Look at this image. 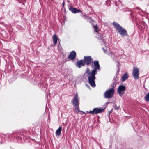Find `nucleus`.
<instances>
[{"label": "nucleus", "mask_w": 149, "mask_h": 149, "mask_svg": "<svg viewBox=\"0 0 149 149\" xmlns=\"http://www.w3.org/2000/svg\"><path fill=\"white\" fill-rule=\"evenodd\" d=\"M113 24L115 28L121 36H125L127 35V31L120 26L118 23L113 22Z\"/></svg>", "instance_id": "1"}, {"label": "nucleus", "mask_w": 149, "mask_h": 149, "mask_svg": "<svg viewBox=\"0 0 149 149\" xmlns=\"http://www.w3.org/2000/svg\"><path fill=\"white\" fill-rule=\"evenodd\" d=\"M96 73L95 71L92 70L91 74L88 76V79L89 84L93 87H95V74Z\"/></svg>", "instance_id": "2"}, {"label": "nucleus", "mask_w": 149, "mask_h": 149, "mask_svg": "<svg viewBox=\"0 0 149 149\" xmlns=\"http://www.w3.org/2000/svg\"><path fill=\"white\" fill-rule=\"evenodd\" d=\"M114 90L113 88H111L106 91L104 94V96L105 98H110L113 96Z\"/></svg>", "instance_id": "3"}, {"label": "nucleus", "mask_w": 149, "mask_h": 149, "mask_svg": "<svg viewBox=\"0 0 149 149\" xmlns=\"http://www.w3.org/2000/svg\"><path fill=\"white\" fill-rule=\"evenodd\" d=\"M139 69L137 67H133L132 70V76L135 79H139Z\"/></svg>", "instance_id": "4"}, {"label": "nucleus", "mask_w": 149, "mask_h": 149, "mask_svg": "<svg viewBox=\"0 0 149 149\" xmlns=\"http://www.w3.org/2000/svg\"><path fill=\"white\" fill-rule=\"evenodd\" d=\"M79 99L78 95L77 93H76L75 96L71 100V103L73 104L74 107H76L77 106H79Z\"/></svg>", "instance_id": "5"}, {"label": "nucleus", "mask_w": 149, "mask_h": 149, "mask_svg": "<svg viewBox=\"0 0 149 149\" xmlns=\"http://www.w3.org/2000/svg\"><path fill=\"white\" fill-rule=\"evenodd\" d=\"M103 109L98 108H94L92 111H91L88 112V113L92 114H96L97 113H100L103 111Z\"/></svg>", "instance_id": "6"}, {"label": "nucleus", "mask_w": 149, "mask_h": 149, "mask_svg": "<svg viewBox=\"0 0 149 149\" xmlns=\"http://www.w3.org/2000/svg\"><path fill=\"white\" fill-rule=\"evenodd\" d=\"M102 48L105 53L108 54L113 58L114 59L116 57V56L115 55V53L113 52H109V49L108 47H106V50H105L103 47H102Z\"/></svg>", "instance_id": "7"}, {"label": "nucleus", "mask_w": 149, "mask_h": 149, "mask_svg": "<svg viewBox=\"0 0 149 149\" xmlns=\"http://www.w3.org/2000/svg\"><path fill=\"white\" fill-rule=\"evenodd\" d=\"M125 88V86L120 85L119 86L117 89V91L120 96H121L124 93Z\"/></svg>", "instance_id": "8"}, {"label": "nucleus", "mask_w": 149, "mask_h": 149, "mask_svg": "<svg viewBox=\"0 0 149 149\" xmlns=\"http://www.w3.org/2000/svg\"><path fill=\"white\" fill-rule=\"evenodd\" d=\"M84 59L85 63H86L87 65H89L91 62L92 63H93L91 57L90 56H84Z\"/></svg>", "instance_id": "9"}, {"label": "nucleus", "mask_w": 149, "mask_h": 149, "mask_svg": "<svg viewBox=\"0 0 149 149\" xmlns=\"http://www.w3.org/2000/svg\"><path fill=\"white\" fill-rule=\"evenodd\" d=\"M94 63V67L95 69L93 70H94L97 73V70H100V66L98 61H94L93 62Z\"/></svg>", "instance_id": "10"}, {"label": "nucleus", "mask_w": 149, "mask_h": 149, "mask_svg": "<svg viewBox=\"0 0 149 149\" xmlns=\"http://www.w3.org/2000/svg\"><path fill=\"white\" fill-rule=\"evenodd\" d=\"M85 65V63L84 61L83 60H81L78 61L76 65V66L80 68L82 66H84Z\"/></svg>", "instance_id": "11"}, {"label": "nucleus", "mask_w": 149, "mask_h": 149, "mask_svg": "<svg viewBox=\"0 0 149 149\" xmlns=\"http://www.w3.org/2000/svg\"><path fill=\"white\" fill-rule=\"evenodd\" d=\"M69 10L73 13H77L82 11L80 10L77 9L76 8L71 7L69 8Z\"/></svg>", "instance_id": "12"}, {"label": "nucleus", "mask_w": 149, "mask_h": 149, "mask_svg": "<svg viewBox=\"0 0 149 149\" xmlns=\"http://www.w3.org/2000/svg\"><path fill=\"white\" fill-rule=\"evenodd\" d=\"M76 53L74 51H72L68 56V58L73 60L74 59L76 56Z\"/></svg>", "instance_id": "13"}, {"label": "nucleus", "mask_w": 149, "mask_h": 149, "mask_svg": "<svg viewBox=\"0 0 149 149\" xmlns=\"http://www.w3.org/2000/svg\"><path fill=\"white\" fill-rule=\"evenodd\" d=\"M129 77L128 74L127 72L124 74L121 77V80L123 82L124 81Z\"/></svg>", "instance_id": "14"}, {"label": "nucleus", "mask_w": 149, "mask_h": 149, "mask_svg": "<svg viewBox=\"0 0 149 149\" xmlns=\"http://www.w3.org/2000/svg\"><path fill=\"white\" fill-rule=\"evenodd\" d=\"M52 38L53 40V43L56 44L57 42V39L58 37L56 34H54Z\"/></svg>", "instance_id": "15"}, {"label": "nucleus", "mask_w": 149, "mask_h": 149, "mask_svg": "<svg viewBox=\"0 0 149 149\" xmlns=\"http://www.w3.org/2000/svg\"><path fill=\"white\" fill-rule=\"evenodd\" d=\"M61 131L62 128L61 127H60L56 132V135L58 136L60 135L61 134Z\"/></svg>", "instance_id": "16"}, {"label": "nucleus", "mask_w": 149, "mask_h": 149, "mask_svg": "<svg viewBox=\"0 0 149 149\" xmlns=\"http://www.w3.org/2000/svg\"><path fill=\"white\" fill-rule=\"evenodd\" d=\"M84 18L86 20L88 21L90 23H91L92 22H93L94 20H93L91 19V18L87 16H86L85 15H84Z\"/></svg>", "instance_id": "17"}, {"label": "nucleus", "mask_w": 149, "mask_h": 149, "mask_svg": "<svg viewBox=\"0 0 149 149\" xmlns=\"http://www.w3.org/2000/svg\"><path fill=\"white\" fill-rule=\"evenodd\" d=\"M75 107H76L74 109V111L76 113H78L80 111L79 109V106H77Z\"/></svg>", "instance_id": "18"}, {"label": "nucleus", "mask_w": 149, "mask_h": 149, "mask_svg": "<svg viewBox=\"0 0 149 149\" xmlns=\"http://www.w3.org/2000/svg\"><path fill=\"white\" fill-rule=\"evenodd\" d=\"M145 100L147 102L149 101V92L146 95L145 97Z\"/></svg>", "instance_id": "19"}, {"label": "nucleus", "mask_w": 149, "mask_h": 149, "mask_svg": "<svg viewBox=\"0 0 149 149\" xmlns=\"http://www.w3.org/2000/svg\"><path fill=\"white\" fill-rule=\"evenodd\" d=\"M93 27L94 29V30L96 32L98 33V26L97 25H94L93 26Z\"/></svg>", "instance_id": "20"}, {"label": "nucleus", "mask_w": 149, "mask_h": 149, "mask_svg": "<svg viewBox=\"0 0 149 149\" xmlns=\"http://www.w3.org/2000/svg\"><path fill=\"white\" fill-rule=\"evenodd\" d=\"M85 73L88 74L89 75H91V72H90V69L88 68H87L85 71Z\"/></svg>", "instance_id": "21"}, {"label": "nucleus", "mask_w": 149, "mask_h": 149, "mask_svg": "<svg viewBox=\"0 0 149 149\" xmlns=\"http://www.w3.org/2000/svg\"><path fill=\"white\" fill-rule=\"evenodd\" d=\"M111 86H112V88H113V89H114V88L116 86V85L115 84H111Z\"/></svg>", "instance_id": "22"}, {"label": "nucleus", "mask_w": 149, "mask_h": 149, "mask_svg": "<svg viewBox=\"0 0 149 149\" xmlns=\"http://www.w3.org/2000/svg\"><path fill=\"white\" fill-rule=\"evenodd\" d=\"M64 4H65V2L64 1H63L62 3V6L63 7L64 6Z\"/></svg>", "instance_id": "23"}, {"label": "nucleus", "mask_w": 149, "mask_h": 149, "mask_svg": "<svg viewBox=\"0 0 149 149\" xmlns=\"http://www.w3.org/2000/svg\"><path fill=\"white\" fill-rule=\"evenodd\" d=\"M115 4L116 6H118L117 3L116 2L115 3Z\"/></svg>", "instance_id": "24"}, {"label": "nucleus", "mask_w": 149, "mask_h": 149, "mask_svg": "<svg viewBox=\"0 0 149 149\" xmlns=\"http://www.w3.org/2000/svg\"><path fill=\"white\" fill-rule=\"evenodd\" d=\"M107 104H108L109 103V102H107Z\"/></svg>", "instance_id": "25"}]
</instances>
